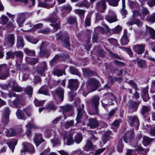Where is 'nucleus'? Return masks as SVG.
<instances>
[{"label": "nucleus", "instance_id": "obj_50", "mask_svg": "<svg viewBox=\"0 0 155 155\" xmlns=\"http://www.w3.org/2000/svg\"><path fill=\"white\" fill-rule=\"evenodd\" d=\"M15 54L16 57H19L20 58H21L23 56V54L20 51H16L15 52Z\"/></svg>", "mask_w": 155, "mask_h": 155}, {"label": "nucleus", "instance_id": "obj_64", "mask_svg": "<svg viewBox=\"0 0 155 155\" xmlns=\"http://www.w3.org/2000/svg\"><path fill=\"white\" fill-rule=\"evenodd\" d=\"M143 14L146 15L149 13L148 10L146 8H143L142 10Z\"/></svg>", "mask_w": 155, "mask_h": 155}, {"label": "nucleus", "instance_id": "obj_13", "mask_svg": "<svg viewBox=\"0 0 155 155\" xmlns=\"http://www.w3.org/2000/svg\"><path fill=\"white\" fill-rule=\"evenodd\" d=\"M89 84L91 85L92 87H94L95 88L92 91L95 90L99 85L98 81L93 78H91L89 80Z\"/></svg>", "mask_w": 155, "mask_h": 155}, {"label": "nucleus", "instance_id": "obj_41", "mask_svg": "<svg viewBox=\"0 0 155 155\" xmlns=\"http://www.w3.org/2000/svg\"><path fill=\"white\" fill-rule=\"evenodd\" d=\"M19 103V99L18 98H16L13 101L12 104H11V105L14 106L15 107H17Z\"/></svg>", "mask_w": 155, "mask_h": 155}, {"label": "nucleus", "instance_id": "obj_38", "mask_svg": "<svg viewBox=\"0 0 155 155\" xmlns=\"http://www.w3.org/2000/svg\"><path fill=\"white\" fill-rule=\"evenodd\" d=\"M8 112L9 109L7 108L6 114L4 115V118L2 119V120L3 121H5L6 123L8 122V120L9 119Z\"/></svg>", "mask_w": 155, "mask_h": 155}, {"label": "nucleus", "instance_id": "obj_14", "mask_svg": "<svg viewBox=\"0 0 155 155\" xmlns=\"http://www.w3.org/2000/svg\"><path fill=\"white\" fill-rule=\"evenodd\" d=\"M129 84L132 86L135 90V93L134 94V97L135 99H137L139 98V94L137 92V86L136 84L133 81H130L129 82Z\"/></svg>", "mask_w": 155, "mask_h": 155}, {"label": "nucleus", "instance_id": "obj_39", "mask_svg": "<svg viewBox=\"0 0 155 155\" xmlns=\"http://www.w3.org/2000/svg\"><path fill=\"white\" fill-rule=\"evenodd\" d=\"M147 20L153 23L155 21V12L153 13V15L147 18Z\"/></svg>", "mask_w": 155, "mask_h": 155}, {"label": "nucleus", "instance_id": "obj_61", "mask_svg": "<svg viewBox=\"0 0 155 155\" xmlns=\"http://www.w3.org/2000/svg\"><path fill=\"white\" fill-rule=\"evenodd\" d=\"M148 4L150 6L152 7L155 5V0H152L148 2Z\"/></svg>", "mask_w": 155, "mask_h": 155}, {"label": "nucleus", "instance_id": "obj_34", "mask_svg": "<svg viewBox=\"0 0 155 155\" xmlns=\"http://www.w3.org/2000/svg\"><path fill=\"white\" fill-rule=\"evenodd\" d=\"M38 6L41 7L45 8H48L52 7L53 6H51L47 3L42 2L39 3Z\"/></svg>", "mask_w": 155, "mask_h": 155}, {"label": "nucleus", "instance_id": "obj_46", "mask_svg": "<svg viewBox=\"0 0 155 155\" xmlns=\"http://www.w3.org/2000/svg\"><path fill=\"white\" fill-rule=\"evenodd\" d=\"M7 58H13L14 57L15 55V53L10 51H8L7 54Z\"/></svg>", "mask_w": 155, "mask_h": 155}, {"label": "nucleus", "instance_id": "obj_23", "mask_svg": "<svg viewBox=\"0 0 155 155\" xmlns=\"http://www.w3.org/2000/svg\"><path fill=\"white\" fill-rule=\"evenodd\" d=\"M137 61L138 65L140 68H146L147 67L145 61L142 60L138 59Z\"/></svg>", "mask_w": 155, "mask_h": 155}, {"label": "nucleus", "instance_id": "obj_49", "mask_svg": "<svg viewBox=\"0 0 155 155\" xmlns=\"http://www.w3.org/2000/svg\"><path fill=\"white\" fill-rule=\"evenodd\" d=\"M72 108L71 106L69 105H67L63 107V109L64 111H67L71 110Z\"/></svg>", "mask_w": 155, "mask_h": 155}, {"label": "nucleus", "instance_id": "obj_45", "mask_svg": "<svg viewBox=\"0 0 155 155\" xmlns=\"http://www.w3.org/2000/svg\"><path fill=\"white\" fill-rule=\"evenodd\" d=\"M74 123V122L73 120H71L67 122L65 124V127L66 128H68L70 126H72Z\"/></svg>", "mask_w": 155, "mask_h": 155}, {"label": "nucleus", "instance_id": "obj_62", "mask_svg": "<svg viewBox=\"0 0 155 155\" xmlns=\"http://www.w3.org/2000/svg\"><path fill=\"white\" fill-rule=\"evenodd\" d=\"M38 60L37 59H32L28 63L32 64H35L38 62Z\"/></svg>", "mask_w": 155, "mask_h": 155}, {"label": "nucleus", "instance_id": "obj_59", "mask_svg": "<svg viewBox=\"0 0 155 155\" xmlns=\"http://www.w3.org/2000/svg\"><path fill=\"white\" fill-rule=\"evenodd\" d=\"M58 19V18L57 17H51L49 18L50 21L54 23V22L57 21V20Z\"/></svg>", "mask_w": 155, "mask_h": 155}, {"label": "nucleus", "instance_id": "obj_42", "mask_svg": "<svg viewBox=\"0 0 155 155\" xmlns=\"http://www.w3.org/2000/svg\"><path fill=\"white\" fill-rule=\"evenodd\" d=\"M0 20L2 21V23L3 24H6L8 21V18L5 16H2L0 18Z\"/></svg>", "mask_w": 155, "mask_h": 155}, {"label": "nucleus", "instance_id": "obj_21", "mask_svg": "<svg viewBox=\"0 0 155 155\" xmlns=\"http://www.w3.org/2000/svg\"><path fill=\"white\" fill-rule=\"evenodd\" d=\"M56 93L57 95L60 98L61 101H63L64 97L63 90L61 88H59L56 91Z\"/></svg>", "mask_w": 155, "mask_h": 155}, {"label": "nucleus", "instance_id": "obj_37", "mask_svg": "<svg viewBox=\"0 0 155 155\" xmlns=\"http://www.w3.org/2000/svg\"><path fill=\"white\" fill-rule=\"evenodd\" d=\"M25 52V54L27 55L34 56L35 54V52L34 51H31L28 49H26Z\"/></svg>", "mask_w": 155, "mask_h": 155}, {"label": "nucleus", "instance_id": "obj_43", "mask_svg": "<svg viewBox=\"0 0 155 155\" xmlns=\"http://www.w3.org/2000/svg\"><path fill=\"white\" fill-rule=\"evenodd\" d=\"M27 39L29 41L33 44H36L38 41V39L32 38L29 37H27Z\"/></svg>", "mask_w": 155, "mask_h": 155}, {"label": "nucleus", "instance_id": "obj_5", "mask_svg": "<svg viewBox=\"0 0 155 155\" xmlns=\"http://www.w3.org/2000/svg\"><path fill=\"white\" fill-rule=\"evenodd\" d=\"M141 95L144 101H148L150 97L148 94V89L146 87L142 89Z\"/></svg>", "mask_w": 155, "mask_h": 155}, {"label": "nucleus", "instance_id": "obj_17", "mask_svg": "<svg viewBox=\"0 0 155 155\" xmlns=\"http://www.w3.org/2000/svg\"><path fill=\"white\" fill-rule=\"evenodd\" d=\"M17 140L15 139L9 141L7 143V144L13 152L14 151L15 147L17 144Z\"/></svg>", "mask_w": 155, "mask_h": 155}, {"label": "nucleus", "instance_id": "obj_40", "mask_svg": "<svg viewBox=\"0 0 155 155\" xmlns=\"http://www.w3.org/2000/svg\"><path fill=\"white\" fill-rule=\"evenodd\" d=\"M45 101H39L37 100H35V105L36 106L38 107L43 105V104L45 102Z\"/></svg>", "mask_w": 155, "mask_h": 155}, {"label": "nucleus", "instance_id": "obj_31", "mask_svg": "<svg viewBox=\"0 0 155 155\" xmlns=\"http://www.w3.org/2000/svg\"><path fill=\"white\" fill-rule=\"evenodd\" d=\"M106 20L109 22L112 23L117 21L116 16L114 15L113 17L107 16L106 17Z\"/></svg>", "mask_w": 155, "mask_h": 155}, {"label": "nucleus", "instance_id": "obj_30", "mask_svg": "<svg viewBox=\"0 0 155 155\" xmlns=\"http://www.w3.org/2000/svg\"><path fill=\"white\" fill-rule=\"evenodd\" d=\"M146 28L147 31L149 32L150 35L152 37L155 38V31L153 30V29L147 25L146 26Z\"/></svg>", "mask_w": 155, "mask_h": 155}, {"label": "nucleus", "instance_id": "obj_8", "mask_svg": "<svg viewBox=\"0 0 155 155\" xmlns=\"http://www.w3.org/2000/svg\"><path fill=\"white\" fill-rule=\"evenodd\" d=\"M35 149L33 147L31 144H24L23 148L21 150V153H24L26 151H29L33 152L34 151Z\"/></svg>", "mask_w": 155, "mask_h": 155}, {"label": "nucleus", "instance_id": "obj_60", "mask_svg": "<svg viewBox=\"0 0 155 155\" xmlns=\"http://www.w3.org/2000/svg\"><path fill=\"white\" fill-rule=\"evenodd\" d=\"M50 151L49 148L48 149L41 153L40 155H48V154Z\"/></svg>", "mask_w": 155, "mask_h": 155}, {"label": "nucleus", "instance_id": "obj_29", "mask_svg": "<svg viewBox=\"0 0 155 155\" xmlns=\"http://www.w3.org/2000/svg\"><path fill=\"white\" fill-rule=\"evenodd\" d=\"M47 87L46 86H43L38 91L39 94H42L45 95H47L48 94V91L47 90Z\"/></svg>", "mask_w": 155, "mask_h": 155}, {"label": "nucleus", "instance_id": "obj_56", "mask_svg": "<svg viewBox=\"0 0 155 155\" xmlns=\"http://www.w3.org/2000/svg\"><path fill=\"white\" fill-rule=\"evenodd\" d=\"M47 108L50 110H55L56 108V107L52 104H50L48 105Z\"/></svg>", "mask_w": 155, "mask_h": 155}, {"label": "nucleus", "instance_id": "obj_52", "mask_svg": "<svg viewBox=\"0 0 155 155\" xmlns=\"http://www.w3.org/2000/svg\"><path fill=\"white\" fill-rule=\"evenodd\" d=\"M62 10H67L70 11L71 9V7L69 5H66L62 7Z\"/></svg>", "mask_w": 155, "mask_h": 155}, {"label": "nucleus", "instance_id": "obj_4", "mask_svg": "<svg viewBox=\"0 0 155 155\" xmlns=\"http://www.w3.org/2000/svg\"><path fill=\"white\" fill-rule=\"evenodd\" d=\"M145 49L144 46L142 45H137L133 47L134 51L138 54H142Z\"/></svg>", "mask_w": 155, "mask_h": 155}, {"label": "nucleus", "instance_id": "obj_10", "mask_svg": "<svg viewBox=\"0 0 155 155\" xmlns=\"http://www.w3.org/2000/svg\"><path fill=\"white\" fill-rule=\"evenodd\" d=\"M99 97L96 96L94 97L92 101L91 104L94 107L95 110V112L93 114H98L97 107L99 103Z\"/></svg>", "mask_w": 155, "mask_h": 155}, {"label": "nucleus", "instance_id": "obj_28", "mask_svg": "<svg viewBox=\"0 0 155 155\" xmlns=\"http://www.w3.org/2000/svg\"><path fill=\"white\" fill-rule=\"evenodd\" d=\"M89 124L91 128H94L98 125V122L96 119H91L90 120Z\"/></svg>", "mask_w": 155, "mask_h": 155}, {"label": "nucleus", "instance_id": "obj_18", "mask_svg": "<svg viewBox=\"0 0 155 155\" xmlns=\"http://www.w3.org/2000/svg\"><path fill=\"white\" fill-rule=\"evenodd\" d=\"M44 140L42 138V135L40 134L36 135L35 138L34 139V142L37 146H38Z\"/></svg>", "mask_w": 155, "mask_h": 155}, {"label": "nucleus", "instance_id": "obj_58", "mask_svg": "<svg viewBox=\"0 0 155 155\" xmlns=\"http://www.w3.org/2000/svg\"><path fill=\"white\" fill-rule=\"evenodd\" d=\"M43 26V24L41 23H39L35 25L34 27L36 29H39L42 28Z\"/></svg>", "mask_w": 155, "mask_h": 155}, {"label": "nucleus", "instance_id": "obj_57", "mask_svg": "<svg viewBox=\"0 0 155 155\" xmlns=\"http://www.w3.org/2000/svg\"><path fill=\"white\" fill-rule=\"evenodd\" d=\"M135 152V151L133 150L129 149L127 152V155H134L133 153Z\"/></svg>", "mask_w": 155, "mask_h": 155}, {"label": "nucleus", "instance_id": "obj_47", "mask_svg": "<svg viewBox=\"0 0 155 155\" xmlns=\"http://www.w3.org/2000/svg\"><path fill=\"white\" fill-rule=\"evenodd\" d=\"M75 12L80 16L83 15L84 13V11L81 9H76Z\"/></svg>", "mask_w": 155, "mask_h": 155}, {"label": "nucleus", "instance_id": "obj_24", "mask_svg": "<svg viewBox=\"0 0 155 155\" xmlns=\"http://www.w3.org/2000/svg\"><path fill=\"white\" fill-rule=\"evenodd\" d=\"M153 140L147 137L144 136L143 138V143L145 146H147L149 145Z\"/></svg>", "mask_w": 155, "mask_h": 155}, {"label": "nucleus", "instance_id": "obj_16", "mask_svg": "<svg viewBox=\"0 0 155 155\" xmlns=\"http://www.w3.org/2000/svg\"><path fill=\"white\" fill-rule=\"evenodd\" d=\"M106 0H103L98 4V9L101 12H103L106 8Z\"/></svg>", "mask_w": 155, "mask_h": 155}, {"label": "nucleus", "instance_id": "obj_7", "mask_svg": "<svg viewBox=\"0 0 155 155\" xmlns=\"http://www.w3.org/2000/svg\"><path fill=\"white\" fill-rule=\"evenodd\" d=\"M129 122L131 125L136 127L137 129H138L139 125V122L136 117H130Z\"/></svg>", "mask_w": 155, "mask_h": 155}, {"label": "nucleus", "instance_id": "obj_22", "mask_svg": "<svg viewBox=\"0 0 155 155\" xmlns=\"http://www.w3.org/2000/svg\"><path fill=\"white\" fill-rule=\"evenodd\" d=\"M110 133L111 132L110 131H108L102 137V141L100 142L101 144H104L108 140V137Z\"/></svg>", "mask_w": 155, "mask_h": 155}, {"label": "nucleus", "instance_id": "obj_11", "mask_svg": "<svg viewBox=\"0 0 155 155\" xmlns=\"http://www.w3.org/2000/svg\"><path fill=\"white\" fill-rule=\"evenodd\" d=\"M84 107V105L82 104V108H78V113L76 118L77 123H80L81 121V119L82 117V116L84 113L83 110Z\"/></svg>", "mask_w": 155, "mask_h": 155}, {"label": "nucleus", "instance_id": "obj_54", "mask_svg": "<svg viewBox=\"0 0 155 155\" xmlns=\"http://www.w3.org/2000/svg\"><path fill=\"white\" fill-rule=\"evenodd\" d=\"M75 21V19L74 18H69L68 22L70 24H72L74 23Z\"/></svg>", "mask_w": 155, "mask_h": 155}, {"label": "nucleus", "instance_id": "obj_2", "mask_svg": "<svg viewBox=\"0 0 155 155\" xmlns=\"http://www.w3.org/2000/svg\"><path fill=\"white\" fill-rule=\"evenodd\" d=\"M23 130L21 127H20L18 129H17L16 130L13 129L7 130L6 131V136L8 137L14 136L17 134L22 132Z\"/></svg>", "mask_w": 155, "mask_h": 155}, {"label": "nucleus", "instance_id": "obj_36", "mask_svg": "<svg viewBox=\"0 0 155 155\" xmlns=\"http://www.w3.org/2000/svg\"><path fill=\"white\" fill-rule=\"evenodd\" d=\"M25 92L28 95H31L32 94V88L31 87H28L25 88Z\"/></svg>", "mask_w": 155, "mask_h": 155}, {"label": "nucleus", "instance_id": "obj_48", "mask_svg": "<svg viewBox=\"0 0 155 155\" xmlns=\"http://www.w3.org/2000/svg\"><path fill=\"white\" fill-rule=\"evenodd\" d=\"M150 111V109L148 107L146 106H144L143 107L142 110V113L144 114L146 112H149Z\"/></svg>", "mask_w": 155, "mask_h": 155}, {"label": "nucleus", "instance_id": "obj_35", "mask_svg": "<svg viewBox=\"0 0 155 155\" xmlns=\"http://www.w3.org/2000/svg\"><path fill=\"white\" fill-rule=\"evenodd\" d=\"M53 74L54 75H56L58 77L62 76L63 73V71L59 70H55L53 72Z\"/></svg>", "mask_w": 155, "mask_h": 155}, {"label": "nucleus", "instance_id": "obj_25", "mask_svg": "<svg viewBox=\"0 0 155 155\" xmlns=\"http://www.w3.org/2000/svg\"><path fill=\"white\" fill-rule=\"evenodd\" d=\"M83 139L82 135L80 134H78L74 137V141L78 144L80 143Z\"/></svg>", "mask_w": 155, "mask_h": 155}, {"label": "nucleus", "instance_id": "obj_26", "mask_svg": "<svg viewBox=\"0 0 155 155\" xmlns=\"http://www.w3.org/2000/svg\"><path fill=\"white\" fill-rule=\"evenodd\" d=\"M93 147L92 142L91 141L88 140L84 147V149L86 151H88L92 149Z\"/></svg>", "mask_w": 155, "mask_h": 155}, {"label": "nucleus", "instance_id": "obj_3", "mask_svg": "<svg viewBox=\"0 0 155 155\" xmlns=\"http://www.w3.org/2000/svg\"><path fill=\"white\" fill-rule=\"evenodd\" d=\"M78 87V83L77 79H71L69 81V88L72 91L76 90Z\"/></svg>", "mask_w": 155, "mask_h": 155}, {"label": "nucleus", "instance_id": "obj_1", "mask_svg": "<svg viewBox=\"0 0 155 155\" xmlns=\"http://www.w3.org/2000/svg\"><path fill=\"white\" fill-rule=\"evenodd\" d=\"M73 134V133L71 134L66 133L64 134L63 140L66 145H70L73 143V141L72 138Z\"/></svg>", "mask_w": 155, "mask_h": 155}, {"label": "nucleus", "instance_id": "obj_53", "mask_svg": "<svg viewBox=\"0 0 155 155\" xmlns=\"http://www.w3.org/2000/svg\"><path fill=\"white\" fill-rule=\"evenodd\" d=\"M121 27L120 26H117L114 29V31L115 33H118L121 31Z\"/></svg>", "mask_w": 155, "mask_h": 155}, {"label": "nucleus", "instance_id": "obj_19", "mask_svg": "<svg viewBox=\"0 0 155 155\" xmlns=\"http://www.w3.org/2000/svg\"><path fill=\"white\" fill-rule=\"evenodd\" d=\"M16 116L18 119L25 120V117L23 111L19 109H18L16 113Z\"/></svg>", "mask_w": 155, "mask_h": 155}, {"label": "nucleus", "instance_id": "obj_63", "mask_svg": "<svg viewBox=\"0 0 155 155\" xmlns=\"http://www.w3.org/2000/svg\"><path fill=\"white\" fill-rule=\"evenodd\" d=\"M86 25L89 26L90 25V18H87L85 20Z\"/></svg>", "mask_w": 155, "mask_h": 155}, {"label": "nucleus", "instance_id": "obj_44", "mask_svg": "<svg viewBox=\"0 0 155 155\" xmlns=\"http://www.w3.org/2000/svg\"><path fill=\"white\" fill-rule=\"evenodd\" d=\"M70 71L73 74H76L78 75H79V73L77 70L73 67L70 68Z\"/></svg>", "mask_w": 155, "mask_h": 155}, {"label": "nucleus", "instance_id": "obj_12", "mask_svg": "<svg viewBox=\"0 0 155 155\" xmlns=\"http://www.w3.org/2000/svg\"><path fill=\"white\" fill-rule=\"evenodd\" d=\"M15 37L12 34L8 35L6 38L7 43H8V46L12 47L15 42Z\"/></svg>", "mask_w": 155, "mask_h": 155}, {"label": "nucleus", "instance_id": "obj_33", "mask_svg": "<svg viewBox=\"0 0 155 155\" xmlns=\"http://www.w3.org/2000/svg\"><path fill=\"white\" fill-rule=\"evenodd\" d=\"M17 45L18 48H23L24 45L23 43L22 38H18L17 42Z\"/></svg>", "mask_w": 155, "mask_h": 155}, {"label": "nucleus", "instance_id": "obj_27", "mask_svg": "<svg viewBox=\"0 0 155 155\" xmlns=\"http://www.w3.org/2000/svg\"><path fill=\"white\" fill-rule=\"evenodd\" d=\"M127 24L129 25H132L134 24H136L138 26L140 27L142 25V23L139 20L134 19L133 21H129Z\"/></svg>", "mask_w": 155, "mask_h": 155}, {"label": "nucleus", "instance_id": "obj_32", "mask_svg": "<svg viewBox=\"0 0 155 155\" xmlns=\"http://www.w3.org/2000/svg\"><path fill=\"white\" fill-rule=\"evenodd\" d=\"M119 0H107L109 4L110 5L117 6L118 5Z\"/></svg>", "mask_w": 155, "mask_h": 155}, {"label": "nucleus", "instance_id": "obj_15", "mask_svg": "<svg viewBox=\"0 0 155 155\" xmlns=\"http://www.w3.org/2000/svg\"><path fill=\"white\" fill-rule=\"evenodd\" d=\"M36 127L34 125L33 122H31L29 123L26 126L27 131L26 132V134L27 136H29L31 135V132L30 130L32 128H36Z\"/></svg>", "mask_w": 155, "mask_h": 155}, {"label": "nucleus", "instance_id": "obj_9", "mask_svg": "<svg viewBox=\"0 0 155 155\" xmlns=\"http://www.w3.org/2000/svg\"><path fill=\"white\" fill-rule=\"evenodd\" d=\"M128 42L127 31L126 30H124V34L121 39V43L122 45H124L127 44Z\"/></svg>", "mask_w": 155, "mask_h": 155}, {"label": "nucleus", "instance_id": "obj_51", "mask_svg": "<svg viewBox=\"0 0 155 155\" xmlns=\"http://www.w3.org/2000/svg\"><path fill=\"white\" fill-rule=\"evenodd\" d=\"M105 150V148H102L97 150L95 153L94 155H99L101 153L104 151Z\"/></svg>", "mask_w": 155, "mask_h": 155}, {"label": "nucleus", "instance_id": "obj_20", "mask_svg": "<svg viewBox=\"0 0 155 155\" xmlns=\"http://www.w3.org/2000/svg\"><path fill=\"white\" fill-rule=\"evenodd\" d=\"M25 20V15L24 14H19L17 15L18 23L20 25L22 24Z\"/></svg>", "mask_w": 155, "mask_h": 155}, {"label": "nucleus", "instance_id": "obj_55", "mask_svg": "<svg viewBox=\"0 0 155 155\" xmlns=\"http://www.w3.org/2000/svg\"><path fill=\"white\" fill-rule=\"evenodd\" d=\"M69 41L68 39H67L63 41V43L64 46L65 47H68L69 46Z\"/></svg>", "mask_w": 155, "mask_h": 155}, {"label": "nucleus", "instance_id": "obj_6", "mask_svg": "<svg viewBox=\"0 0 155 155\" xmlns=\"http://www.w3.org/2000/svg\"><path fill=\"white\" fill-rule=\"evenodd\" d=\"M134 132V130H132L127 132L124 135V139L126 143L129 142L132 139L133 137Z\"/></svg>", "mask_w": 155, "mask_h": 155}]
</instances>
